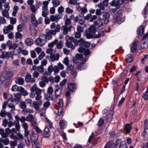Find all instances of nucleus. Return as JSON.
Segmentation results:
<instances>
[{"instance_id":"nucleus-1","label":"nucleus","mask_w":148,"mask_h":148,"mask_svg":"<svg viewBox=\"0 0 148 148\" xmlns=\"http://www.w3.org/2000/svg\"><path fill=\"white\" fill-rule=\"evenodd\" d=\"M30 90L31 91V93L30 94V97L32 98H34L36 96L35 99L36 100H40L42 98L41 94L42 90L37 87L36 84H34L31 88Z\"/></svg>"},{"instance_id":"nucleus-2","label":"nucleus","mask_w":148,"mask_h":148,"mask_svg":"<svg viewBox=\"0 0 148 148\" xmlns=\"http://www.w3.org/2000/svg\"><path fill=\"white\" fill-rule=\"evenodd\" d=\"M51 29H54L50 30L48 32H47L46 36L47 39L51 40L52 37V35H54L56 34L57 32H59L60 30V26L59 25H56L55 23H52L50 25Z\"/></svg>"},{"instance_id":"nucleus-3","label":"nucleus","mask_w":148,"mask_h":148,"mask_svg":"<svg viewBox=\"0 0 148 148\" xmlns=\"http://www.w3.org/2000/svg\"><path fill=\"white\" fill-rule=\"evenodd\" d=\"M47 41V38L46 35L42 33L39 35V38L36 40L35 43L36 45L41 47L46 43Z\"/></svg>"},{"instance_id":"nucleus-4","label":"nucleus","mask_w":148,"mask_h":148,"mask_svg":"<svg viewBox=\"0 0 148 148\" xmlns=\"http://www.w3.org/2000/svg\"><path fill=\"white\" fill-rule=\"evenodd\" d=\"M96 29L94 25L90 26L87 30L85 31L84 34L87 39L93 38V35L96 33Z\"/></svg>"},{"instance_id":"nucleus-5","label":"nucleus","mask_w":148,"mask_h":148,"mask_svg":"<svg viewBox=\"0 0 148 148\" xmlns=\"http://www.w3.org/2000/svg\"><path fill=\"white\" fill-rule=\"evenodd\" d=\"M110 14L108 12H103L99 16V18L101 20L103 21L105 24H107L109 22Z\"/></svg>"},{"instance_id":"nucleus-6","label":"nucleus","mask_w":148,"mask_h":148,"mask_svg":"<svg viewBox=\"0 0 148 148\" xmlns=\"http://www.w3.org/2000/svg\"><path fill=\"white\" fill-rule=\"evenodd\" d=\"M30 17L31 22L35 26H37L39 24H41L42 23L43 19L42 17H39L38 20L36 21L35 16L34 14H31Z\"/></svg>"},{"instance_id":"nucleus-7","label":"nucleus","mask_w":148,"mask_h":148,"mask_svg":"<svg viewBox=\"0 0 148 148\" xmlns=\"http://www.w3.org/2000/svg\"><path fill=\"white\" fill-rule=\"evenodd\" d=\"M141 48L142 49H147L148 48V32L143 37Z\"/></svg>"},{"instance_id":"nucleus-8","label":"nucleus","mask_w":148,"mask_h":148,"mask_svg":"<svg viewBox=\"0 0 148 148\" xmlns=\"http://www.w3.org/2000/svg\"><path fill=\"white\" fill-rule=\"evenodd\" d=\"M148 121L146 119L144 121V130L142 133L143 138H148Z\"/></svg>"},{"instance_id":"nucleus-9","label":"nucleus","mask_w":148,"mask_h":148,"mask_svg":"<svg viewBox=\"0 0 148 148\" xmlns=\"http://www.w3.org/2000/svg\"><path fill=\"white\" fill-rule=\"evenodd\" d=\"M11 96L12 97L8 99L7 102V103H8V106L12 109L10 111L12 113V111H14L15 109V105L13 103L14 101H15L12 97H13L12 95H11Z\"/></svg>"},{"instance_id":"nucleus-10","label":"nucleus","mask_w":148,"mask_h":148,"mask_svg":"<svg viewBox=\"0 0 148 148\" xmlns=\"http://www.w3.org/2000/svg\"><path fill=\"white\" fill-rule=\"evenodd\" d=\"M114 114V108H111L109 111L107 116L105 117L106 121L108 122H110Z\"/></svg>"},{"instance_id":"nucleus-11","label":"nucleus","mask_w":148,"mask_h":148,"mask_svg":"<svg viewBox=\"0 0 148 148\" xmlns=\"http://www.w3.org/2000/svg\"><path fill=\"white\" fill-rule=\"evenodd\" d=\"M25 80L27 83L30 82L33 83L36 81V79L33 78H32V76L31 74L27 73L25 76Z\"/></svg>"},{"instance_id":"nucleus-12","label":"nucleus","mask_w":148,"mask_h":148,"mask_svg":"<svg viewBox=\"0 0 148 148\" xmlns=\"http://www.w3.org/2000/svg\"><path fill=\"white\" fill-rule=\"evenodd\" d=\"M138 44L139 41L138 40H136L133 42L130 46V51L131 52L133 53L136 51Z\"/></svg>"},{"instance_id":"nucleus-13","label":"nucleus","mask_w":148,"mask_h":148,"mask_svg":"<svg viewBox=\"0 0 148 148\" xmlns=\"http://www.w3.org/2000/svg\"><path fill=\"white\" fill-rule=\"evenodd\" d=\"M10 80L9 79L4 78V77H1L0 79V82L5 88H6L9 84Z\"/></svg>"},{"instance_id":"nucleus-14","label":"nucleus","mask_w":148,"mask_h":148,"mask_svg":"<svg viewBox=\"0 0 148 148\" xmlns=\"http://www.w3.org/2000/svg\"><path fill=\"white\" fill-rule=\"evenodd\" d=\"M62 16V15L58 14L55 16L51 15L50 16V19L52 22H58L59 20L60 19Z\"/></svg>"},{"instance_id":"nucleus-15","label":"nucleus","mask_w":148,"mask_h":148,"mask_svg":"<svg viewBox=\"0 0 148 148\" xmlns=\"http://www.w3.org/2000/svg\"><path fill=\"white\" fill-rule=\"evenodd\" d=\"M69 40L72 41L76 46L78 45L79 42L80 43L79 44H82L85 42L84 40L82 38L77 41V40L75 39L73 37H69Z\"/></svg>"},{"instance_id":"nucleus-16","label":"nucleus","mask_w":148,"mask_h":148,"mask_svg":"<svg viewBox=\"0 0 148 148\" xmlns=\"http://www.w3.org/2000/svg\"><path fill=\"white\" fill-rule=\"evenodd\" d=\"M38 101H34L33 102V105L34 108L36 110L39 111L40 110V106L42 105V101L40 100Z\"/></svg>"},{"instance_id":"nucleus-17","label":"nucleus","mask_w":148,"mask_h":148,"mask_svg":"<svg viewBox=\"0 0 148 148\" xmlns=\"http://www.w3.org/2000/svg\"><path fill=\"white\" fill-rule=\"evenodd\" d=\"M123 13L122 10H120L117 11V12L114 15V19L116 21H121L122 19V18L121 16L122 15Z\"/></svg>"},{"instance_id":"nucleus-18","label":"nucleus","mask_w":148,"mask_h":148,"mask_svg":"<svg viewBox=\"0 0 148 148\" xmlns=\"http://www.w3.org/2000/svg\"><path fill=\"white\" fill-rule=\"evenodd\" d=\"M67 88L70 91L73 92L77 89L76 84L73 83H71L68 85Z\"/></svg>"},{"instance_id":"nucleus-19","label":"nucleus","mask_w":148,"mask_h":148,"mask_svg":"<svg viewBox=\"0 0 148 148\" xmlns=\"http://www.w3.org/2000/svg\"><path fill=\"white\" fill-rule=\"evenodd\" d=\"M16 120L14 121V123H15V126L16 127L17 131H18L20 129V125H19V121H20V118L17 116H15Z\"/></svg>"},{"instance_id":"nucleus-20","label":"nucleus","mask_w":148,"mask_h":148,"mask_svg":"<svg viewBox=\"0 0 148 148\" xmlns=\"http://www.w3.org/2000/svg\"><path fill=\"white\" fill-rule=\"evenodd\" d=\"M78 51L80 53L84 52V54L86 56L88 55L90 52V50L88 49H85L84 47H80L78 49Z\"/></svg>"},{"instance_id":"nucleus-21","label":"nucleus","mask_w":148,"mask_h":148,"mask_svg":"<svg viewBox=\"0 0 148 148\" xmlns=\"http://www.w3.org/2000/svg\"><path fill=\"white\" fill-rule=\"evenodd\" d=\"M15 98L14 99V100L16 103H18L20 100L21 99V98L22 96V94L19 93H18L17 94H16L14 95Z\"/></svg>"},{"instance_id":"nucleus-22","label":"nucleus","mask_w":148,"mask_h":148,"mask_svg":"<svg viewBox=\"0 0 148 148\" xmlns=\"http://www.w3.org/2000/svg\"><path fill=\"white\" fill-rule=\"evenodd\" d=\"M60 56L59 54L57 53L56 54H51L50 56V59L52 61L58 60Z\"/></svg>"},{"instance_id":"nucleus-23","label":"nucleus","mask_w":148,"mask_h":148,"mask_svg":"<svg viewBox=\"0 0 148 148\" xmlns=\"http://www.w3.org/2000/svg\"><path fill=\"white\" fill-rule=\"evenodd\" d=\"M69 41L66 40V45L69 48H70L71 50L74 49L75 46L73 45L72 42H73L70 40Z\"/></svg>"},{"instance_id":"nucleus-24","label":"nucleus","mask_w":148,"mask_h":148,"mask_svg":"<svg viewBox=\"0 0 148 148\" xmlns=\"http://www.w3.org/2000/svg\"><path fill=\"white\" fill-rule=\"evenodd\" d=\"M132 127L131 125L129 124H126L125 126L124 127V130L125 133H129L132 130Z\"/></svg>"},{"instance_id":"nucleus-25","label":"nucleus","mask_w":148,"mask_h":148,"mask_svg":"<svg viewBox=\"0 0 148 148\" xmlns=\"http://www.w3.org/2000/svg\"><path fill=\"white\" fill-rule=\"evenodd\" d=\"M16 83L19 85H23L24 83V80L23 78L18 77L15 80Z\"/></svg>"},{"instance_id":"nucleus-26","label":"nucleus","mask_w":148,"mask_h":148,"mask_svg":"<svg viewBox=\"0 0 148 148\" xmlns=\"http://www.w3.org/2000/svg\"><path fill=\"white\" fill-rule=\"evenodd\" d=\"M32 140V145H35L36 146L39 145L41 143L42 140L40 139H30Z\"/></svg>"},{"instance_id":"nucleus-27","label":"nucleus","mask_w":148,"mask_h":148,"mask_svg":"<svg viewBox=\"0 0 148 148\" xmlns=\"http://www.w3.org/2000/svg\"><path fill=\"white\" fill-rule=\"evenodd\" d=\"M60 125L61 129H64L65 128L67 125V122L64 120H61L60 121Z\"/></svg>"},{"instance_id":"nucleus-28","label":"nucleus","mask_w":148,"mask_h":148,"mask_svg":"<svg viewBox=\"0 0 148 148\" xmlns=\"http://www.w3.org/2000/svg\"><path fill=\"white\" fill-rule=\"evenodd\" d=\"M13 75L12 73L11 72H8L5 73V74H3L1 77H4V78L5 79H9L10 80V79Z\"/></svg>"},{"instance_id":"nucleus-29","label":"nucleus","mask_w":148,"mask_h":148,"mask_svg":"<svg viewBox=\"0 0 148 148\" xmlns=\"http://www.w3.org/2000/svg\"><path fill=\"white\" fill-rule=\"evenodd\" d=\"M10 56V53L8 52H3L1 53V55L0 56V58H8Z\"/></svg>"},{"instance_id":"nucleus-30","label":"nucleus","mask_w":148,"mask_h":148,"mask_svg":"<svg viewBox=\"0 0 148 148\" xmlns=\"http://www.w3.org/2000/svg\"><path fill=\"white\" fill-rule=\"evenodd\" d=\"M44 136L45 137L48 138L50 136L49 133V130L48 127H45L44 129Z\"/></svg>"},{"instance_id":"nucleus-31","label":"nucleus","mask_w":148,"mask_h":148,"mask_svg":"<svg viewBox=\"0 0 148 148\" xmlns=\"http://www.w3.org/2000/svg\"><path fill=\"white\" fill-rule=\"evenodd\" d=\"M25 43L27 46H30L33 44V41L32 39L29 38H27L25 41Z\"/></svg>"},{"instance_id":"nucleus-32","label":"nucleus","mask_w":148,"mask_h":148,"mask_svg":"<svg viewBox=\"0 0 148 148\" xmlns=\"http://www.w3.org/2000/svg\"><path fill=\"white\" fill-rule=\"evenodd\" d=\"M49 3V2L47 1H44L43 2L42 4L43 7L42 9L44 11H47L48 10V6Z\"/></svg>"},{"instance_id":"nucleus-33","label":"nucleus","mask_w":148,"mask_h":148,"mask_svg":"<svg viewBox=\"0 0 148 148\" xmlns=\"http://www.w3.org/2000/svg\"><path fill=\"white\" fill-rule=\"evenodd\" d=\"M86 65L85 63L84 62H82L80 63L78 67V70H82L86 69Z\"/></svg>"},{"instance_id":"nucleus-34","label":"nucleus","mask_w":148,"mask_h":148,"mask_svg":"<svg viewBox=\"0 0 148 148\" xmlns=\"http://www.w3.org/2000/svg\"><path fill=\"white\" fill-rule=\"evenodd\" d=\"M54 112L56 114H57H57L59 116L63 114L62 109L61 108H58L56 109L54 111Z\"/></svg>"},{"instance_id":"nucleus-35","label":"nucleus","mask_w":148,"mask_h":148,"mask_svg":"<svg viewBox=\"0 0 148 148\" xmlns=\"http://www.w3.org/2000/svg\"><path fill=\"white\" fill-rule=\"evenodd\" d=\"M62 89L61 88H58L55 90V93L56 97H58L62 94Z\"/></svg>"},{"instance_id":"nucleus-36","label":"nucleus","mask_w":148,"mask_h":148,"mask_svg":"<svg viewBox=\"0 0 148 148\" xmlns=\"http://www.w3.org/2000/svg\"><path fill=\"white\" fill-rule=\"evenodd\" d=\"M52 3L53 7L56 8L60 5V1L58 0H52Z\"/></svg>"},{"instance_id":"nucleus-37","label":"nucleus","mask_w":148,"mask_h":148,"mask_svg":"<svg viewBox=\"0 0 148 148\" xmlns=\"http://www.w3.org/2000/svg\"><path fill=\"white\" fill-rule=\"evenodd\" d=\"M90 42H84L82 44H79V45L81 47H88L90 46Z\"/></svg>"},{"instance_id":"nucleus-38","label":"nucleus","mask_w":148,"mask_h":148,"mask_svg":"<svg viewBox=\"0 0 148 148\" xmlns=\"http://www.w3.org/2000/svg\"><path fill=\"white\" fill-rule=\"evenodd\" d=\"M103 22L100 19L97 20L94 22V25L95 26H98L99 27L102 26L103 25Z\"/></svg>"},{"instance_id":"nucleus-39","label":"nucleus","mask_w":148,"mask_h":148,"mask_svg":"<svg viewBox=\"0 0 148 148\" xmlns=\"http://www.w3.org/2000/svg\"><path fill=\"white\" fill-rule=\"evenodd\" d=\"M125 60L127 63H131L132 62L133 60V57L130 54H127L126 56V58Z\"/></svg>"},{"instance_id":"nucleus-40","label":"nucleus","mask_w":148,"mask_h":148,"mask_svg":"<svg viewBox=\"0 0 148 148\" xmlns=\"http://www.w3.org/2000/svg\"><path fill=\"white\" fill-rule=\"evenodd\" d=\"M144 27H141L137 30V34L140 36L142 35L144 32Z\"/></svg>"},{"instance_id":"nucleus-41","label":"nucleus","mask_w":148,"mask_h":148,"mask_svg":"<svg viewBox=\"0 0 148 148\" xmlns=\"http://www.w3.org/2000/svg\"><path fill=\"white\" fill-rule=\"evenodd\" d=\"M58 42V40L56 39L53 41L48 44V47L50 48H52L55 45H56Z\"/></svg>"},{"instance_id":"nucleus-42","label":"nucleus","mask_w":148,"mask_h":148,"mask_svg":"<svg viewBox=\"0 0 148 148\" xmlns=\"http://www.w3.org/2000/svg\"><path fill=\"white\" fill-rule=\"evenodd\" d=\"M104 122V120L102 118H100L97 123V125L99 127H101L103 125Z\"/></svg>"},{"instance_id":"nucleus-43","label":"nucleus","mask_w":148,"mask_h":148,"mask_svg":"<svg viewBox=\"0 0 148 148\" xmlns=\"http://www.w3.org/2000/svg\"><path fill=\"white\" fill-rule=\"evenodd\" d=\"M38 133L33 132L30 135V139H38Z\"/></svg>"},{"instance_id":"nucleus-44","label":"nucleus","mask_w":148,"mask_h":148,"mask_svg":"<svg viewBox=\"0 0 148 148\" xmlns=\"http://www.w3.org/2000/svg\"><path fill=\"white\" fill-rule=\"evenodd\" d=\"M110 4L112 6L118 7L119 6L117 0H113L110 3Z\"/></svg>"},{"instance_id":"nucleus-45","label":"nucleus","mask_w":148,"mask_h":148,"mask_svg":"<svg viewBox=\"0 0 148 148\" xmlns=\"http://www.w3.org/2000/svg\"><path fill=\"white\" fill-rule=\"evenodd\" d=\"M114 144L113 140H111L108 141L106 144V145L109 148H111Z\"/></svg>"},{"instance_id":"nucleus-46","label":"nucleus","mask_w":148,"mask_h":148,"mask_svg":"<svg viewBox=\"0 0 148 148\" xmlns=\"http://www.w3.org/2000/svg\"><path fill=\"white\" fill-rule=\"evenodd\" d=\"M19 106L20 108L22 109H24L26 108V103L24 101H21Z\"/></svg>"},{"instance_id":"nucleus-47","label":"nucleus","mask_w":148,"mask_h":148,"mask_svg":"<svg viewBox=\"0 0 148 148\" xmlns=\"http://www.w3.org/2000/svg\"><path fill=\"white\" fill-rule=\"evenodd\" d=\"M63 27V33L64 35H66L68 33L69 30L68 29V27L66 26H64Z\"/></svg>"},{"instance_id":"nucleus-48","label":"nucleus","mask_w":148,"mask_h":148,"mask_svg":"<svg viewBox=\"0 0 148 148\" xmlns=\"http://www.w3.org/2000/svg\"><path fill=\"white\" fill-rule=\"evenodd\" d=\"M0 134L3 138H6L7 137L6 134L4 130L2 129H0Z\"/></svg>"},{"instance_id":"nucleus-49","label":"nucleus","mask_w":148,"mask_h":148,"mask_svg":"<svg viewBox=\"0 0 148 148\" xmlns=\"http://www.w3.org/2000/svg\"><path fill=\"white\" fill-rule=\"evenodd\" d=\"M9 142V139H0V143H3L5 145H8Z\"/></svg>"},{"instance_id":"nucleus-50","label":"nucleus","mask_w":148,"mask_h":148,"mask_svg":"<svg viewBox=\"0 0 148 148\" xmlns=\"http://www.w3.org/2000/svg\"><path fill=\"white\" fill-rule=\"evenodd\" d=\"M37 70L40 73H42L44 72V69L42 65H40L37 67Z\"/></svg>"},{"instance_id":"nucleus-51","label":"nucleus","mask_w":148,"mask_h":148,"mask_svg":"<svg viewBox=\"0 0 148 148\" xmlns=\"http://www.w3.org/2000/svg\"><path fill=\"white\" fill-rule=\"evenodd\" d=\"M7 112H6L5 110L2 109L1 110L0 112V116L1 117H5L7 115Z\"/></svg>"},{"instance_id":"nucleus-52","label":"nucleus","mask_w":148,"mask_h":148,"mask_svg":"<svg viewBox=\"0 0 148 148\" xmlns=\"http://www.w3.org/2000/svg\"><path fill=\"white\" fill-rule=\"evenodd\" d=\"M15 38L16 39L22 38L23 36L19 32H16L15 34Z\"/></svg>"},{"instance_id":"nucleus-53","label":"nucleus","mask_w":148,"mask_h":148,"mask_svg":"<svg viewBox=\"0 0 148 148\" xmlns=\"http://www.w3.org/2000/svg\"><path fill=\"white\" fill-rule=\"evenodd\" d=\"M121 139H117L115 141L114 143V146H113L112 148H116V146L119 145V144L121 145V143L122 142L120 140Z\"/></svg>"},{"instance_id":"nucleus-54","label":"nucleus","mask_w":148,"mask_h":148,"mask_svg":"<svg viewBox=\"0 0 148 148\" xmlns=\"http://www.w3.org/2000/svg\"><path fill=\"white\" fill-rule=\"evenodd\" d=\"M119 148H128L125 141H122V142L121 143V145H120Z\"/></svg>"},{"instance_id":"nucleus-55","label":"nucleus","mask_w":148,"mask_h":148,"mask_svg":"<svg viewBox=\"0 0 148 148\" xmlns=\"http://www.w3.org/2000/svg\"><path fill=\"white\" fill-rule=\"evenodd\" d=\"M26 118L27 121L29 122L34 119L33 115L30 114H29L27 116Z\"/></svg>"},{"instance_id":"nucleus-56","label":"nucleus","mask_w":148,"mask_h":148,"mask_svg":"<svg viewBox=\"0 0 148 148\" xmlns=\"http://www.w3.org/2000/svg\"><path fill=\"white\" fill-rule=\"evenodd\" d=\"M39 73L37 71V70H36L33 73L32 75L33 78H37L39 76Z\"/></svg>"},{"instance_id":"nucleus-57","label":"nucleus","mask_w":148,"mask_h":148,"mask_svg":"<svg viewBox=\"0 0 148 148\" xmlns=\"http://www.w3.org/2000/svg\"><path fill=\"white\" fill-rule=\"evenodd\" d=\"M8 10H4V11H3L2 12V15L4 17L8 18L9 17V14L8 12Z\"/></svg>"},{"instance_id":"nucleus-58","label":"nucleus","mask_w":148,"mask_h":148,"mask_svg":"<svg viewBox=\"0 0 148 148\" xmlns=\"http://www.w3.org/2000/svg\"><path fill=\"white\" fill-rule=\"evenodd\" d=\"M64 11V8L62 6H60L59 7L58 9V11L59 14H60L61 16L62 15V13Z\"/></svg>"},{"instance_id":"nucleus-59","label":"nucleus","mask_w":148,"mask_h":148,"mask_svg":"<svg viewBox=\"0 0 148 148\" xmlns=\"http://www.w3.org/2000/svg\"><path fill=\"white\" fill-rule=\"evenodd\" d=\"M74 69L73 66L72 65H70L68 66L67 68V71L66 72L67 73H69L70 72V71Z\"/></svg>"},{"instance_id":"nucleus-60","label":"nucleus","mask_w":148,"mask_h":148,"mask_svg":"<svg viewBox=\"0 0 148 148\" xmlns=\"http://www.w3.org/2000/svg\"><path fill=\"white\" fill-rule=\"evenodd\" d=\"M53 92V89L51 86L49 87L47 89V92L49 95H52Z\"/></svg>"},{"instance_id":"nucleus-61","label":"nucleus","mask_w":148,"mask_h":148,"mask_svg":"<svg viewBox=\"0 0 148 148\" xmlns=\"http://www.w3.org/2000/svg\"><path fill=\"white\" fill-rule=\"evenodd\" d=\"M62 42L60 40L59 41V42L57 43L56 44V47L58 49H61L62 48Z\"/></svg>"},{"instance_id":"nucleus-62","label":"nucleus","mask_w":148,"mask_h":148,"mask_svg":"<svg viewBox=\"0 0 148 148\" xmlns=\"http://www.w3.org/2000/svg\"><path fill=\"white\" fill-rule=\"evenodd\" d=\"M143 98L145 100H147L148 98V89H146V91L145 93L143 95Z\"/></svg>"},{"instance_id":"nucleus-63","label":"nucleus","mask_w":148,"mask_h":148,"mask_svg":"<svg viewBox=\"0 0 148 148\" xmlns=\"http://www.w3.org/2000/svg\"><path fill=\"white\" fill-rule=\"evenodd\" d=\"M53 71L55 73H58L60 71V69L58 66H54L53 67Z\"/></svg>"},{"instance_id":"nucleus-64","label":"nucleus","mask_w":148,"mask_h":148,"mask_svg":"<svg viewBox=\"0 0 148 148\" xmlns=\"http://www.w3.org/2000/svg\"><path fill=\"white\" fill-rule=\"evenodd\" d=\"M30 8L31 11L33 13H35L37 10V8H36L34 5H31Z\"/></svg>"}]
</instances>
